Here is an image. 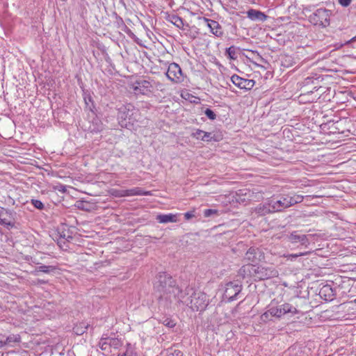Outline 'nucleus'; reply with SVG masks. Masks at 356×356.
<instances>
[{
	"instance_id": "8",
	"label": "nucleus",
	"mask_w": 356,
	"mask_h": 356,
	"mask_svg": "<svg viewBox=\"0 0 356 356\" xmlns=\"http://www.w3.org/2000/svg\"><path fill=\"white\" fill-rule=\"evenodd\" d=\"M289 195H279L271 197L270 201L275 212H279L291 207Z\"/></svg>"
},
{
	"instance_id": "33",
	"label": "nucleus",
	"mask_w": 356,
	"mask_h": 356,
	"mask_svg": "<svg viewBox=\"0 0 356 356\" xmlns=\"http://www.w3.org/2000/svg\"><path fill=\"white\" fill-rule=\"evenodd\" d=\"M31 203L38 209L42 210L44 209V204L40 200H31Z\"/></svg>"
},
{
	"instance_id": "45",
	"label": "nucleus",
	"mask_w": 356,
	"mask_h": 356,
	"mask_svg": "<svg viewBox=\"0 0 356 356\" xmlns=\"http://www.w3.org/2000/svg\"><path fill=\"white\" fill-rule=\"evenodd\" d=\"M311 79H312L311 78H309V77H308V78H307V79H305V82H306V83H309V81H310Z\"/></svg>"
},
{
	"instance_id": "23",
	"label": "nucleus",
	"mask_w": 356,
	"mask_h": 356,
	"mask_svg": "<svg viewBox=\"0 0 356 356\" xmlns=\"http://www.w3.org/2000/svg\"><path fill=\"white\" fill-rule=\"evenodd\" d=\"M169 21L179 29L182 28L184 25L182 18L177 15H172L169 16Z\"/></svg>"
},
{
	"instance_id": "46",
	"label": "nucleus",
	"mask_w": 356,
	"mask_h": 356,
	"mask_svg": "<svg viewBox=\"0 0 356 356\" xmlns=\"http://www.w3.org/2000/svg\"><path fill=\"white\" fill-rule=\"evenodd\" d=\"M352 40L356 41V35L354 38H353Z\"/></svg>"
},
{
	"instance_id": "7",
	"label": "nucleus",
	"mask_w": 356,
	"mask_h": 356,
	"mask_svg": "<svg viewBox=\"0 0 356 356\" xmlns=\"http://www.w3.org/2000/svg\"><path fill=\"white\" fill-rule=\"evenodd\" d=\"M242 284L239 281L229 282L225 284V289L224 292V297L228 300L229 302L233 301L236 299L237 296L242 290Z\"/></svg>"
},
{
	"instance_id": "26",
	"label": "nucleus",
	"mask_w": 356,
	"mask_h": 356,
	"mask_svg": "<svg viewBox=\"0 0 356 356\" xmlns=\"http://www.w3.org/2000/svg\"><path fill=\"white\" fill-rule=\"evenodd\" d=\"M225 55L231 60H236L237 58L236 47L234 46H231L229 48H227Z\"/></svg>"
},
{
	"instance_id": "25",
	"label": "nucleus",
	"mask_w": 356,
	"mask_h": 356,
	"mask_svg": "<svg viewBox=\"0 0 356 356\" xmlns=\"http://www.w3.org/2000/svg\"><path fill=\"white\" fill-rule=\"evenodd\" d=\"M88 327V324L83 322L79 325H76L73 330L77 335H81L87 330Z\"/></svg>"
},
{
	"instance_id": "39",
	"label": "nucleus",
	"mask_w": 356,
	"mask_h": 356,
	"mask_svg": "<svg viewBox=\"0 0 356 356\" xmlns=\"http://www.w3.org/2000/svg\"><path fill=\"white\" fill-rule=\"evenodd\" d=\"M339 3L343 7H348L352 2V0H338Z\"/></svg>"
},
{
	"instance_id": "27",
	"label": "nucleus",
	"mask_w": 356,
	"mask_h": 356,
	"mask_svg": "<svg viewBox=\"0 0 356 356\" xmlns=\"http://www.w3.org/2000/svg\"><path fill=\"white\" fill-rule=\"evenodd\" d=\"M108 343L109 347L118 349L122 346V341L117 338H109L108 337Z\"/></svg>"
},
{
	"instance_id": "11",
	"label": "nucleus",
	"mask_w": 356,
	"mask_h": 356,
	"mask_svg": "<svg viewBox=\"0 0 356 356\" xmlns=\"http://www.w3.org/2000/svg\"><path fill=\"white\" fill-rule=\"evenodd\" d=\"M194 291L193 288L189 286H186L184 290L178 286L177 290L175 291V297L173 301L176 300L188 306Z\"/></svg>"
},
{
	"instance_id": "13",
	"label": "nucleus",
	"mask_w": 356,
	"mask_h": 356,
	"mask_svg": "<svg viewBox=\"0 0 356 356\" xmlns=\"http://www.w3.org/2000/svg\"><path fill=\"white\" fill-rule=\"evenodd\" d=\"M201 19L205 25L210 29V31L216 37L221 38L224 35L222 26L217 22L207 17H202Z\"/></svg>"
},
{
	"instance_id": "35",
	"label": "nucleus",
	"mask_w": 356,
	"mask_h": 356,
	"mask_svg": "<svg viewBox=\"0 0 356 356\" xmlns=\"http://www.w3.org/2000/svg\"><path fill=\"white\" fill-rule=\"evenodd\" d=\"M204 131L200 129H197L194 133H193V136L196 138L197 139H201L204 134Z\"/></svg>"
},
{
	"instance_id": "41",
	"label": "nucleus",
	"mask_w": 356,
	"mask_h": 356,
	"mask_svg": "<svg viewBox=\"0 0 356 356\" xmlns=\"http://www.w3.org/2000/svg\"><path fill=\"white\" fill-rule=\"evenodd\" d=\"M307 252H305V253H300V254H289L288 256L289 258H291V259H296L297 257H298L299 256H302V255H305L307 254Z\"/></svg>"
},
{
	"instance_id": "29",
	"label": "nucleus",
	"mask_w": 356,
	"mask_h": 356,
	"mask_svg": "<svg viewBox=\"0 0 356 356\" xmlns=\"http://www.w3.org/2000/svg\"><path fill=\"white\" fill-rule=\"evenodd\" d=\"M162 323L168 327L172 328L174 327L176 325L175 322L169 318L163 317L162 320Z\"/></svg>"
},
{
	"instance_id": "42",
	"label": "nucleus",
	"mask_w": 356,
	"mask_h": 356,
	"mask_svg": "<svg viewBox=\"0 0 356 356\" xmlns=\"http://www.w3.org/2000/svg\"><path fill=\"white\" fill-rule=\"evenodd\" d=\"M10 223L8 222L6 219H0V225H10Z\"/></svg>"
},
{
	"instance_id": "20",
	"label": "nucleus",
	"mask_w": 356,
	"mask_h": 356,
	"mask_svg": "<svg viewBox=\"0 0 356 356\" xmlns=\"http://www.w3.org/2000/svg\"><path fill=\"white\" fill-rule=\"evenodd\" d=\"M156 220L160 223L176 222L178 221L176 214H159L156 217Z\"/></svg>"
},
{
	"instance_id": "14",
	"label": "nucleus",
	"mask_w": 356,
	"mask_h": 356,
	"mask_svg": "<svg viewBox=\"0 0 356 356\" xmlns=\"http://www.w3.org/2000/svg\"><path fill=\"white\" fill-rule=\"evenodd\" d=\"M231 81L236 86L245 90H251L255 84L254 80L243 79L236 74L232 76Z\"/></svg>"
},
{
	"instance_id": "21",
	"label": "nucleus",
	"mask_w": 356,
	"mask_h": 356,
	"mask_svg": "<svg viewBox=\"0 0 356 356\" xmlns=\"http://www.w3.org/2000/svg\"><path fill=\"white\" fill-rule=\"evenodd\" d=\"M149 192L144 191L142 188L136 187L131 189L122 191L121 196L147 195Z\"/></svg>"
},
{
	"instance_id": "5",
	"label": "nucleus",
	"mask_w": 356,
	"mask_h": 356,
	"mask_svg": "<svg viewBox=\"0 0 356 356\" xmlns=\"http://www.w3.org/2000/svg\"><path fill=\"white\" fill-rule=\"evenodd\" d=\"M209 304L207 294L202 291H194L188 303V307L193 311H204Z\"/></svg>"
},
{
	"instance_id": "10",
	"label": "nucleus",
	"mask_w": 356,
	"mask_h": 356,
	"mask_svg": "<svg viewBox=\"0 0 356 356\" xmlns=\"http://www.w3.org/2000/svg\"><path fill=\"white\" fill-rule=\"evenodd\" d=\"M167 77L174 83H181L184 81V76L180 66L175 63H170L166 72Z\"/></svg>"
},
{
	"instance_id": "32",
	"label": "nucleus",
	"mask_w": 356,
	"mask_h": 356,
	"mask_svg": "<svg viewBox=\"0 0 356 356\" xmlns=\"http://www.w3.org/2000/svg\"><path fill=\"white\" fill-rule=\"evenodd\" d=\"M204 114L210 120H215L216 118V113L211 109H210V108H207L204 111Z\"/></svg>"
},
{
	"instance_id": "18",
	"label": "nucleus",
	"mask_w": 356,
	"mask_h": 356,
	"mask_svg": "<svg viewBox=\"0 0 356 356\" xmlns=\"http://www.w3.org/2000/svg\"><path fill=\"white\" fill-rule=\"evenodd\" d=\"M248 17L252 21H257L264 22H265L268 16L263 12L255 10V9H250L247 11Z\"/></svg>"
},
{
	"instance_id": "1",
	"label": "nucleus",
	"mask_w": 356,
	"mask_h": 356,
	"mask_svg": "<svg viewBox=\"0 0 356 356\" xmlns=\"http://www.w3.org/2000/svg\"><path fill=\"white\" fill-rule=\"evenodd\" d=\"M177 286L176 281L170 275L163 273L159 275L154 289L159 300L164 301L168 306L173 302Z\"/></svg>"
},
{
	"instance_id": "2",
	"label": "nucleus",
	"mask_w": 356,
	"mask_h": 356,
	"mask_svg": "<svg viewBox=\"0 0 356 356\" xmlns=\"http://www.w3.org/2000/svg\"><path fill=\"white\" fill-rule=\"evenodd\" d=\"M243 278L252 277L254 280H264L278 276V271L273 266L243 265L238 271Z\"/></svg>"
},
{
	"instance_id": "44",
	"label": "nucleus",
	"mask_w": 356,
	"mask_h": 356,
	"mask_svg": "<svg viewBox=\"0 0 356 356\" xmlns=\"http://www.w3.org/2000/svg\"><path fill=\"white\" fill-rule=\"evenodd\" d=\"M5 345H6V342H3V341L0 340V348L4 346Z\"/></svg>"
},
{
	"instance_id": "19",
	"label": "nucleus",
	"mask_w": 356,
	"mask_h": 356,
	"mask_svg": "<svg viewBox=\"0 0 356 356\" xmlns=\"http://www.w3.org/2000/svg\"><path fill=\"white\" fill-rule=\"evenodd\" d=\"M319 296L325 300L328 301L333 300L335 293L330 285L325 284L320 289Z\"/></svg>"
},
{
	"instance_id": "4",
	"label": "nucleus",
	"mask_w": 356,
	"mask_h": 356,
	"mask_svg": "<svg viewBox=\"0 0 356 356\" xmlns=\"http://www.w3.org/2000/svg\"><path fill=\"white\" fill-rule=\"evenodd\" d=\"M331 10L318 8L309 16V21L316 26L327 27L330 25Z\"/></svg>"
},
{
	"instance_id": "6",
	"label": "nucleus",
	"mask_w": 356,
	"mask_h": 356,
	"mask_svg": "<svg viewBox=\"0 0 356 356\" xmlns=\"http://www.w3.org/2000/svg\"><path fill=\"white\" fill-rule=\"evenodd\" d=\"M289 311L288 302L278 306H274L271 303L268 306V309L261 315V318L262 321H266L269 320L270 317L280 318L283 315L289 314Z\"/></svg>"
},
{
	"instance_id": "30",
	"label": "nucleus",
	"mask_w": 356,
	"mask_h": 356,
	"mask_svg": "<svg viewBox=\"0 0 356 356\" xmlns=\"http://www.w3.org/2000/svg\"><path fill=\"white\" fill-rule=\"evenodd\" d=\"M54 268L51 266L42 265L38 267L37 270L44 273H49L51 270H54Z\"/></svg>"
},
{
	"instance_id": "37",
	"label": "nucleus",
	"mask_w": 356,
	"mask_h": 356,
	"mask_svg": "<svg viewBox=\"0 0 356 356\" xmlns=\"http://www.w3.org/2000/svg\"><path fill=\"white\" fill-rule=\"evenodd\" d=\"M166 356H184L183 353L179 350H174L169 353Z\"/></svg>"
},
{
	"instance_id": "17",
	"label": "nucleus",
	"mask_w": 356,
	"mask_h": 356,
	"mask_svg": "<svg viewBox=\"0 0 356 356\" xmlns=\"http://www.w3.org/2000/svg\"><path fill=\"white\" fill-rule=\"evenodd\" d=\"M288 240L292 243H300L301 245L307 246L309 243L306 235L300 234L298 232L295 231L287 236Z\"/></svg>"
},
{
	"instance_id": "15",
	"label": "nucleus",
	"mask_w": 356,
	"mask_h": 356,
	"mask_svg": "<svg viewBox=\"0 0 356 356\" xmlns=\"http://www.w3.org/2000/svg\"><path fill=\"white\" fill-rule=\"evenodd\" d=\"M264 259L263 252L257 248L251 247L245 253L244 260L248 262L256 263Z\"/></svg>"
},
{
	"instance_id": "38",
	"label": "nucleus",
	"mask_w": 356,
	"mask_h": 356,
	"mask_svg": "<svg viewBox=\"0 0 356 356\" xmlns=\"http://www.w3.org/2000/svg\"><path fill=\"white\" fill-rule=\"evenodd\" d=\"M211 138L212 137H211V133L204 131V133L202 137V140L204 141H210Z\"/></svg>"
},
{
	"instance_id": "12",
	"label": "nucleus",
	"mask_w": 356,
	"mask_h": 356,
	"mask_svg": "<svg viewBox=\"0 0 356 356\" xmlns=\"http://www.w3.org/2000/svg\"><path fill=\"white\" fill-rule=\"evenodd\" d=\"M154 89V84L149 80L137 81L134 85L133 90L136 94L148 95Z\"/></svg>"
},
{
	"instance_id": "16",
	"label": "nucleus",
	"mask_w": 356,
	"mask_h": 356,
	"mask_svg": "<svg viewBox=\"0 0 356 356\" xmlns=\"http://www.w3.org/2000/svg\"><path fill=\"white\" fill-rule=\"evenodd\" d=\"M254 211L259 216H265L270 213L275 212L273 209L270 200L268 202L264 204H259L254 209Z\"/></svg>"
},
{
	"instance_id": "43",
	"label": "nucleus",
	"mask_w": 356,
	"mask_h": 356,
	"mask_svg": "<svg viewBox=\"0 0 356 356\" xmlns=\"http://www.w3.org/2000/svg\"><path fill=\"white\" fill-rule=\"evenodd\" d=\"M58 190L59 191H61V192H63V193L66 192V191H67V190H66V187H65V186H63V185H60V186H59L58 187Z\"/></svg>"
},
{
	"instance_id": "22",
	"label": "nucleus",
	"mask_w": 356,
	"mask_h": 356,
	"mask_svg": "<svg viewBox=\"0 0 356 356\" xmlns=\"http://www.w3.org/2000/svg\"><path fill=\"white\" fill-rule=\"evenodd\" d=\"M58 234L60 235V238L58 241V244L61 246V243H65V241H70L72 239V236L70 234V230L68 228L66 229L65 226H63L62 229H59Z\"/></svg>"
},
{
	"instance_id": "34",
	"label": "nucleus",
	"mask_w": 356,
	"mask_h": 356,
	"mask_svg": "<svg viewBox=\"0 0 356 356\" xmlns=\"http://www.w3.org/2000/svg\"><path fill=\"white\" fill-rule=\"evenodd\" d=\"M217 213H218V211L216 209H205L204 211V216L209 217L213 214H217Z\"/></svg>"
},
{
	"instance_id": "24",
	"label": "nucleus",
	"mask_w": 356,
	"mask_h": 356,
	"mask_svg": "<svg viewBox=\"0 0 356 356\" xmlns=\"http://www.w3.org/2000/svg\"><path fill=\"white\" fill-rule=\"evenodd\" d=\"M289 199L291 200L290 202H291V206L295 205L298 203H300L304 200V196L301 195H298L296 193H293V194L289 193Z\"/></svg>"
},
{
	"instance_id": "40",
	"label": "nucleus",
	"mask_w": 356,
	"mask_h": 356,
	"mask_svg": "<svg viewBox=\"0 0 356 356\" xmlns=\"http://www.w3.org/2000/svg\"><path fill=\"white\" fill-rule=\"evenodd\" d=\"M195 216L193 211H188L184 213V217L186 220H190L191 218Z\"/></svg>"
},
{
	"instance_id": "9",
	"label": "nucleus",
	"mask_w": 356,
	"mask_h": 356,
	"mask_svg": "<svg viewBox=\"0 0 356 356\" xmlns=\"http://www.w3.org/2000/svg\"><path fill=\"white\" fill-rule=\"evenodd\" d=\"M288 309H290L289 314L291 315L296 314H304L307 312L308 305L307 300L302 298L297 297L292 300V303H288Z\"/></svg>"
},
{
	"instance_id": "36",
	"label": "nucleus",
	"mask_w": 356,
	"mask_h": 356,
	"mask_svg": "<svg viewBox=\"0 0 356 356\" xmlns=\"http://www.w3.org/2000/svg\"><path fill=\"white\" fill-rule=\"evenodd\" d=\"M118 356H136V355L134 354L131 350L126 349L124 351L120 353Z\"/></svg>"
},
{
	"instance_id": "28",
	"label": "nucleus",
	"mask_w": 356,
	"mask_h": 356,
	"mask_svg": "<svg viewBox=\"0 0 356 356\" xmlns=\"http://www.w3.org/2000/svg\"><path fill=\"white\" fill-rule=\"evenodd\" d=\"M20 339L19 335L11 334L8 336L3 342H6V344H10L11 343H18L20 341Z\"/></svg>"
},
{
	"instance_id": "31",
	"label": "nucleus",
	"mask_w": 356,
	"mask_h": 356,
	"mask_svg": "<svg viewBox=\"0 0 356 356\" xmlns=\"http://www.w3.org/2000/svg\"><path fill=\"white\" fill-rule=\"evenodd\" d=\"M99 346L102 350H107L108 348H110L108 343V338L102 339L99 342Z\"/></svg>"
},
{
	"instance_id": "3",
	"label": "nucleus",
	"mask_w": 356,
	"mask_h": 356,
	"mask_svg": "<svg viewBox=\"0 0 356 356\" xmlns=\"http://www.w3.org/2000/svg\"><path fill=\"white\" fill-rule=\"evenodd\" d=\"M139 111L132 104L123 105L119 108L118 118L121 127L129 129L137 121Z\"/></svg>"
}]
</instances>
